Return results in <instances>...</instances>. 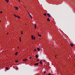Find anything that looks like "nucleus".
Here are the masks:
<instances>
[{
	"label": "nucleus",
	"instance_id": "obj_1",
	"mask_svg": "<svg viewBox=\"0 0 75 75\" xmlns=\"http://www.w3.org/2000/svg\"><path fill=\"white\" fill-rule=\"evenodd\" d=\"M31 37H32V40H35V37H33V35H31Z\"/></svg>",
	"mask_w": 75,
	"mask_h": 75
},
{
	"label": "nucleus",
	"instance_id": "obj_2",
	"mask_svg": "<svg viewBox=\"0 0 75 75\" xmlns=\"http://www.w3.org/2000/svg\"><path fill=\"white\" fill-rule=\"evenodd\" d=\"M14 16L15 17H17L18 18H20V17L16 15H14Z\"/></svg>",
	"mask_w": 75,
	"mask_h": 75
},
{
	"label": "nucleus",
	"instance_id": "obj_3",
	"mask_svg": "<svg viewBox=\"0 0 75 75\" xmlns=\"http://www.w3.org/2000/svg\"><path fill=\"white\" fill-rule=\"evenodd\" d=\"M47 15L49 17H51V16H50V14L47 13Z\"/></svg>",
	"mask_w": 75,
	"mask_h": 75
},
{
	"label": "nucleus",
	"instance_id": "obj_4",
	"mask_svg": "<svg viewBox=\"0 0 75 75\" xmlns=\"http://www.w3.org/2000/svg\"><path fill=\"white\" fill-rule=\"evenodd\" d=\"M23 61L25 62L26 61H27V59H23Z\"/></svg>",
	"mask_w": 75,
	"mask_h": 75
},
{
	"label": "nucleus",
	"instance_id": "obj_5",
	"mask_svg": "<svg viewBox=\"0 0 75 75\" xmlns=\"http://www.w3.org/2000/svg\"><path fill=\"white\" fill-rule=\"evenodd\" d=\"M70 46L72 47H73L74 45H73V44H70Z\"/></svg>",
	"mask_w": 75,
	"mask_h": 75
},
{
	"label": "nucleus",
	"instance_id": "obj_6",
	"mask_svg": "<svg viewBox=\"0 0 75 75\" xmlns=\"http://www.w3.org/2000/svg\"><path fill=\"white\" fill-rule=\"evenodd\" d=\"M35 65H38V63H36L34 64Z\"/></svg>",
	"mask_w": 75,
	"mask_h": 75
},
{
	"label": "nucleus",
	"instance_id": "obj_7",
	"mask_svg": "<svg viewBox=\"0 0 75 75\" xmlns=\"http://www.w3.org/2000/svg\"><path fill=\"white\" fill-rule=\"evenodd\" d=\"M15 8L16 10H18V7H16L15 6Z\"/></svg>",
	"mask_w": 75,
	"mask_h": 75
},
{
	"label": "nucleus",
	"instance_id": "obj_8",
	"mask_svg": "<svg viewBox=\"0 0 75 75\" xmlns=\"http://www.w3.org/2000/svg\"><path fill=\"white\" fill-rule=\"evenodd\" d=\"M34 26L35 27V29H36V28H37V26H36V25L35 24L34 25Z\"/></svg>",
	"mask_w": 75,
	"mask_h": 75
},
{
	"label": "nucleus",
	"instance_id": "obj_9",
	"mask_svg": "<svg viewBox=\"0 0 75 75\" xmlns=\"http://www.w3.org/2000/svg\"><path fill=\"white\" fill-rule=\"evenodd\" d=\"M38 55H37V54L36 55V56H35V57L36 58H38Z\"/></svg>",
	"mask_w": 75,
	"mask_h": 75
},
{
	"label": "nucleus",
	"instance_id": "obj_10",
	"mask_svg": "<svg viewBox=\"0 0 75 75\" xmlns=\"http://www.w3.org/2000/svg\"><path fill=\"white\" fill-rule=\"evenodd\" d=\"M18 54V52H16L15 53V55H17V54Z\"/></svg>",
	"mask_w": 75,
	"mask_h": 75
},
{
	"label": "nucleus",
	"instance_id": "obj_11",
	"mask_svg": "<svg viewBox=\"0 0 75 75\" xmlns=\"http://www.w3.org/2000/svg\"><path fill=\"white\" fill-rule=\"evenodd\" d=\"M37 50H38V51H40V49L38 48H37Z\"/></svg>",
	"mask_w": 75,
	"mask_h": 75
},
{
	"label": "nucleus",
	"instance_id": "obj_12",
	"mask_svg": "<svg viewBox=\"0 0 75 75\" xmlns=\"http://www.w3.org/2000/svg\"><path fill=\"white\" fill-rule=\"evenodd\" d=\"M30 16V18H31V19H32L33 18V17H32V16H31V15H30V16Z\"/></svg>",
	"mask_w": 75,
	"mask_h": 75
},
{
	"label": "nucleus",
	"instance_id": "obj_13",
	"mask_svg": "<svg viewBox=\"0 0 75 75\" xmlns=\"http://www.w3.org/2000/svg\"><path fill=\"white\" fill-rule=\"evenodd\" d=\"M5 1H6L7 3H8V1H9L8 0H5Z\"/></svg>",
	"mask_w": 75,
	"mask_h": 75
},
{
	"label": "nucleus",
	"instance_id": "obj_14",
	"mask_svg": "<svg viewBox=\"0 0 75 75\" xmlns=\"http://www.w3.org/2000/svg\"><path fill=\"white\" fill-rule=\"evenodd\" d=\"M40 63L41 65H42V62H41V61L40 62Z\"/></svg>",
	"mask_w": 75,
	"mask_h": 75
},
{
	"label": "nucleus",
	"instance_id": "obj_15",
	"mask_svg": "<svg viewBox=\"0 0 75 75\" xmlns=\"http://www.w3.org/2000/svg\"><path fill=\"white\" fill-rule=\"evenodd\" d=\"M44 16H47V14L46 13H45L44 14Z\"/></svg>",
	"mask_w": 75,
	"mask_h": 75
},
{
	"label": "nucleus",
	"instance_id": "obj_16",
	"mask_svg": "<svg viewBox=\"0 0 75 75\" xmlns=\"http://www.w3.org/2000/svg\"><path fill=\"white\" fill-rule=\"evenodd\" d=\"M6 69L7 70H8V69H8V67H6Z\"/></svg>",
	"mask_w": 75,
	"mask_h": 75
},
{
	"label": "nucleus",
	"instance_id": "obj_17",
	"mask_svg": "<svg viewBox=\"0 0 75 75\" xmlns=\"http://www.w3.org/2000/svg\"><path fill=\"white\" fill-rule=\"evenodd\" d=\"M15 62L17 63V62H18V60H16L15 61Z\"/></svg>",
	"mask_w": 75,
	"mask_h": 75
},
{
	"label": "nucleus",
	"instance_id": "obj_18",
	"mask_svg": "<svg viewBox=\"0 0 75 75\" xmlns=\"http://www.w3.org/2000/svg\"><path fill=\"white\" fill-rule=\"evenodd\" d=\"M47 21H50V19H47Z\"/></svg>",
	"mask_w": 75,
	"mask_h": 75
},
{
	"label": "nucleus",
	"instance_id": "obj_19",
	"mask_svg": "<svg viewBox=\"0 0 75 75\" xmlns=\"http://www.w3.org/2000/svg\"><path fill=\"white\" fill-rule=\"evenodd\" d=\"M21 34H23V31H21Z\"/></svg>",
	"mask_w": 75,
	"mask_h": 75
},
{
	"label": "nucleus",
	"instance_id": "obj_20",
	"mask_svg": "<svg viewBox=\"0 0 75 75\" xmlns=\"http://www.w3.org/2000/svg\"><path fill=\"white\" fill-rule=\"evenodd\" d=\"M0 13H3V11H1L0 12Z\"/></svg>",
	"mask_w": 75,
	"mask_h": 75
},
{
	"label": "nucleus",
	"instance_id": "obj_21",
	"mask_svg": "<svg viewBox=\"0 0 75 75\" xmlns=\"http://www.w3.org/2000/svg\"><path fill=\"white\" fill-rule=\"evenodd\" d=\"M34 51H37V50H36V49H35L34 50Z\"/></svg>",
	"mask_w": 75,
	"mask_h": 75
},
{
	"label": "nucleus",
	"instance_id": "obj_22",
	"mask_svg": "<svg viewBox=\"0 0 75 75\" xmlns=\"http://www.w3.org/2000/svg\"><path fill=\"white\" fill-rule=\"evenodd\" d=\"M38 36H39V37H41V35H38Z\"/></svg>",
	"mask_w": 75,
	"mask_h": 75
},
{
	"label": "nucleus",
	"instance_id": "obj_23",
	"mask_svg": "<svg viewBox=\"0 0 75 75\" xmlns=\"http://www.w3.org/2000/svg\"><path fill=\"white\" fill-rule=\"evenodd\" d=\"M44 74H45V73H46V71H45L44 72Z\"/></svg>",
	"mask_w": 75,
	"mask_h": 75
},
{
	"label": "nucleus",
	"instance_id": "obj_24",
	"mask_svg": "<svg viewBox=\"0 0 75 75\" xmlns=\"http://www.w3.org/2000/svg\"><path fill=\"white\" fill-rule=\"evenodd\" d=\"M48 75H51V74L49 73Z\"/></svg>",
	"mask_w": 75,
	"mask_h": 75
},
{
	"label": "nucleus",
	"instance_id": "obj_25",
	"mask_svg": "<svg viewBox=\"0 0 75 75\" xmlns=\"http://www.w3.org/2000/svg\"><path fill=\"white\" fill-rule=\"evenodd\" d=\"M29 16H31V15L29 13Z\"/></svg>",
	"mask_w": 75,
	"mask_h": 75
},
{
	"label": "nucleus",
	"instance_id": "obj_26",
	"mask_svg": "<svg viewBox=\"0 0 75 75\" xmlns=\"http://www.w3.org/2000/svg\"><path fill=\"white\" fill-rule=\"evenodd\" d=\"M18 49H20V48L19 47H18Z\"/></svg>",
	"mask_w": 75,
	"mask_h": 75
},
{
	"label": "nucleus",
	"instance_id": "obj_27",
	"mask_svg": "<svg viewBox=\"0 0 75 75\" xmlns=\"http://www.w3.org/2000/svg\"><path fill=\"white\" fill-rule=\"evenodd\" d=\"M29 59H31V57H30V58H29Z\"/></svg>",
	"mask_w": 75,
	"mask_h": 75
},
{
	"label": "nucleus",
	"instance_id": "obj_28",
	"mask_svg": "<svg viewBox=\"0 0 75 75\" xmlns=\"http://www.w3.org/2000/svg\"><path fill=\"white\" fill-rule=\"evenodd\" d=\"M19 39H21V37H20Z\"/></svg>",
	"mask_w": 75,
	"mask_h": 75
},
{
	"label": "nucleus",
	"instance_id": "obj_29",
	"mask_svg": "<svg viewBox=\"0 0 75 75\" xmlns=\"http://www.w3.org/2000/svg\"><path fill=\"white\" fill-rule=\"evenodd\" d=\"M18 0L20 2V0Z\"/></svg>",
	"mask_w": 75,
	"mask_h": 75
},
{
	"label": "nucleus",
	"instance_id": "obj_30",
	"mask_svg": "<svg viewBox=\"0 0 75 75\" xmlns=\"http://www.w3.org/2000/svg\"><path fill=\"white\" fill-rule=\"evenodd\" d=\"M37 61H39V60H37Z\"/></svg>",
	"mask_w": 75,
	"mask_h": 75
},
{
	"label": "nucleus",
	"instance_id": "obj_31",
	"mask_svg": "<svg viewBox=\"0 0 75 75\" xmlns=\"http://www.w3.org/2000/svg\"><path fill=\"white\" fill-rule=\"evenodd\" d=\"M8 33H7V35H8Z\"/></svg>",
	"mask_w": 75,
	"mask_h": 75
},
{
	"label": "nucleus",
	"instance_id": "obj_32",
	"mask_svg": "<svg viewBox=\"0 0 75 75\" xmlns=\"http://www.w3.org/2000/svg\"><path fill=\"white\" fill-rule=\"evenodd\" d=\"M55 57H56V58L57 57V55H55Z\"/></svg>",
	"mask_w": 75,
	"mask_h": 75
},
{
	"label": "nucleus",
	"instance_id": "obj_33",
	"mask_svg": "<svg viewBox=\"0 0 75 75\" xmlns=\"http://www.w3.org/2000/svg\"><path fill=\"white\" fill-rule=\"evenodd\" d=\"M25 25H27V24H26V23H25Z\"/></svg>",
	"mask_w": 75,
	"mask_h": 75
},
{
	"label": "nucleus",
	"instance_id": "obj_34",
	"mask_svg": "<svg viewBox=\"0 0 75 75\" xmlns=\"http://www.w3.org/2000/svg\"><path fill=\"white\" fill-rule=\"evenodd\" d=\"M20 42H21V40H20Z\"/></svg>",
	"mask_w": 75,
	"mask_h": 75
},
{
	"label": "nucleus",
	"instance_id": "obj_35",
	"mask_svg": "<svg viewBox=\"0 0 75 75\" xmlns=\"http://www.w3.org/2000/svg\"><path fill=\"white\" fill-rule=\"evenodd\" d=\"M28 14H30V13H29V12H28Z\"/></svg>",
	"mask_w": 75,
	"mask_h": 75
},
{
	"label": "nucleus",
	"instance_id": "obj_36",
	"mask_svg": "<svg viewBox=\"0 0 75 75\" xmlns=\"http://www.w3.org/2000/svg\"><path fill=\"white\" fill-rule=\"evenodd\" d=\"M47 19H50V18H48Z\"/></svg>",
	"mask_w": 75,
	"mask_h": 75
},
{
	"label": "nucleus",
	"instance_id": "obj_37",
	"mask_svg": "<svg viewBox=\"0 0 75 75\" xmlns=\"http://www.w3.org/2000/svg\"><path fill=\"white\" fill-rule=\"evenodd\" d=\"M19 40H20H20H21V39H19Z\"/></svg>",
	"mask_w": 75,
	"mask_h": 75
},
{
	"label": "nucleus",
	"instance_id": "obj_38",
	"mask_svg": "<svg viewBox=\"0 0 75 75\" xmlns=\"http://www.w3.org/2000/svg\"><path fill=\"white\" fill-rule=\"evenodd\" d=\"M40 40H41V39L40 38H39Z\"/></svg>",
	"mask_w": 75,
	"mask_h": 75
},
{
	"label": "nucleus",
	"instance_id": "obj_39",
	"mask_svg": "<svg viewBox=\"0 0 75 75\" xmlns=\"http://www.w3.org/2000/svg\"><path fill=\"white\" fill-rule=\"evenodd\" d=\"M0 22H1V21L0 20Z\"/></svg>",
	"mask_w": 75,
	"mask_h": 75
},
{
	"label": "nucleus",
	"instance_id": "obj_40",
	"mask_svg": "<svg viewBox=\"0 0 75 75\" xmlns=\"http://www.w3.org/2000/svg\"><path fill=\"white\" fill-rule=\"evenodd\" d=\"M24 7H25V6H24Z\"/></svg>",
	"mask_w": 75,
	"mask_h": 75
},
{
	"label": "nucleus",
	"instance_id": "obj_41",
	"mask_svg": "<svg viewBox=\"0 0 75 75\" xmlns=\"http://www.w3.org/2000/svg\"><path fill=\"white\" fill-rule=\"evenodd\" d=\"M19 7L20 8V7L19 6Z\"/></svg>",
	"mask_w": 75,
	"mask_h": 75
}]
</instances>
